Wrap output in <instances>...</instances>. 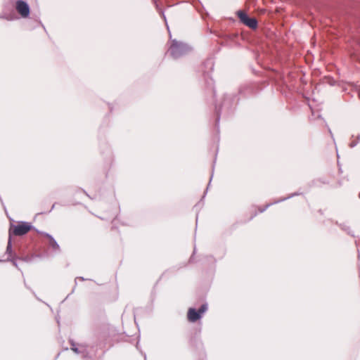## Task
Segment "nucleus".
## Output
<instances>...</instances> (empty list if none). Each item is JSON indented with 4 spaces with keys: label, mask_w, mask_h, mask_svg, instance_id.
Segmentation results:
<instances>
[{
    "label": "nucleus",
    "mask_w": 360,
    "mask_h": 360,
    "mask_svg": "<svg viewBox=\"0 0 360 360\" xmlns=\"http://www.w3.org/2000/svg\"><path fill=\"white\" fill-rule=\"evenodd\" d=\"M32 229V226L27 222L22 221L14 226L11 233L15 236H22Z\"/></svg>",
    "instance_id": "obj_4"
},
{
    "label": "nucleus",
    "mask_w": 360,
    "mask_h": 360,
    "mask_svg": "<svg viewBox=\"0 0 360 360\" xmlns=\"http://www.w3.org/2000/svg\"><path fill=\"white\" fill-rule=\"evenodd\" d=\"M15 9L22 18H27L30 15V7L24 1L18 0L15 3Z\"/></svg>",
    "instance_id": "obj_5"
},
{
    "label": "nucleus",
    "mask_w": 360,
    "mask_h": 360,
    "mask_svg": "<svg viewBox=\"0 0 360 360\" xmlns=\"http://www.w3.org/2000/svg\"><path fill=\"white\" fill-rule=\"evenodd\" d=\"M79 278V279H81V280H82V281H84V278L83 277H80V278Z\"/></svg>",
    "instance_id": "obj_15"
},
{
    "label": "nucleus",
    "mask_w": 360,
    "mask_h": 360,
    "mask_svg": "<svg viewBox=\"0 0 360 360\" xmlns=\"http://www.w3.org/2000/svg\"><path fill=\"white\" fill-rule=\"evenodd\" d=\"M191 51V46H169L167 54L174 59H178Z\"/></svg>",
    "instance_id": "obj_2"
},
{
    "label": "nucleus",
    "mask_w": 360,
    "mask_h": 360,
    "mask_svg": "<svg viewBox=\"0 0 360 360\" xmlns=\"http://www.w3.org/2000/svg\"><path fill=\"white\" fill-rule=\"evenodd\" d=\"M297 195V194H296V193H295V194H292V195H290V196H288V197H287V198H283V199H281V200H280L276 201V202H274V204H275V203H278V202H281V201H284V200H285L286 199H288V198H291V197H292V196H294V195ZM273 205V203L267 204V205H266L264 208L260 209V210H259V212H264V211H265V210H266V209H267L270 205Z\"/></svg>",
    "instance_id": "obj_9"
},
{
    "label": "nucleus",
    "mask_w": 360,
    "mask_h": 360,
    "mask_svg": "<svg viewBox=\"0 0 360 360\" xmlns=\"http://www.w3.org/2000/svg\"><path fill=\"white\" fill-rule=\"evenodd\" d=\"M329 133L332 135V132H331L330 129H329Z\"/></svg>",
    "instance_id": "obj_16"
},
{
    "label": "nucleus",
    "mask_w": 360,
    "mask_h": 360,
    "mask_svg": "<svg viewBox=\"0 0 360 360\" xmlns=\"http://www.w3.org/2000/svg\"><path fill=\"white\" fill-rule=\"evenodd\" d=\"M359 198H360V193H359Z\"/></svg>",
    "instance_id": "obj_18"
},
{
    "label": "nucleus",
    "mask_w": 360,
    "mask_h": 360,
    "mask_svg": "<svg viewBox=\"0 0 360 360\" xmlns=\"http://www.w3.org/2000/svg\"><path fill=\"white\" fill-rule=\"evenodd\" d=\"M6 254L9 255L10 256L12 254L11 231H9V238L6 247Z\"/></svg>",
    "instance_id": "obj_8"
},
{
    "label": "nucleus",
    "mask_w": 360,
    "mask_h": 360,
    "mask_svg": "<svg viewBox=\"0 0 360 360\" xmlns=\"http://www.w3.org/2000/svg\"><path fill=\"white\" fill-rule=\"evenodd\" d=\"M342 229H343V230H345V231H347V232H348V233H350V231H349V227H348V226H343V227H342Z\"/></svg>",
    "instance_id": "obj_11"
},
{
    "label": "nucleus",
    "mask_w": 360,
    "mask_h": 360,
    "mask_svg": "<svg viewBox=\"0 0 360 360\" xmlns=\"http://www.w3.org/2000/svg\"><path fill=\"white\" fill-rule=\"evenodd\" d=\"M71 345V349L72 351H74L76 354H83L84 356H85L86 353V347L84 345H79V347L76 345L75 342H74L72 340L70 341Z\"/></svg>",
    "instance_id": "obj_7"
},
{
    "label": "nucleus",
    "mask_w": 360,
    "mask_h": 360,
    "mask_svg": "<svg viewBox=\"0 0 360 360\" xmlns=\"http://www.w3.org/2000/svg\"><path fill=\"white\" fill-rule=\"evenodd\" d=\"M236 15L240 20V22L248 27L250 29L255 30L257 28V20L255 18H250L248 14L242 10L236 12Z\"/></svg>",
    "instance_id": "obj_1"
},
{
    "label": "nucleus",
    "mask_w": 360,
    "mask_h": 360,
    "mask_svg": "<svg viewBox=\"0 0 360 360\" xmlns=\"http://www.w3.org/2000/svg\"><path fill=\"white\" fill-rule=\"evenodd\" d=\"M14 265L17 266V264L14 262H13Z\"/></svg>",
    "instance_id": "obj_17"
},
{
    "label": "nucleus",
    "mask_w": 360,
    "mask_h": 360,
    "mask_svg": "<svg viewBox=\"0 0 360 360\" xmlns=\"http://www.w3.org/2000/svg\"><path fill=\"white\" fill-rule=\"evenodd\" d=\"M216 111H217V120H216V122H217V123H218V122H219V116H220V112H221V108H218L217 107V108H216Z\"/></svg>",
    "instance_id": "obj_10"
},
{
    "label": "nucleus",
    "mask_w": 360,
    "mask_h": 360,
    "mask_svg": "<svg viewBox=\"0 0 360 360\" xmlns=\"http://www.w3.org/2000/svg\"><path fill=\"white\" fill-rule=\"evenodd\" d=\"M356 144H357V142H352V143L349 144V146H350V147H351V148H353V147H354L355 146H356Z\"/></svg>",
    "instance_id": "obj_12"
},
{
    "label": "nucleus",
    "mask_w": 360,
    "mask_h": 360,
    "mask_svg": "<svg viewBox=\"0 0 360 360\" xmlns=\"http://www.w3.org/2000/svg\"><path fill=\"white\" fill-rule=\"evenodd\" d=\"M172 45H175V46H177V45H179V42L178 41H174V43Z\"/></svg>",
    "instance_id": "obj_14"
},
{
    "label": "nucleus",
    "mask_w": 360,
    "mask_h": 360,
    "mask_svg": "<svg viewBox=\"0 0 360 360\" xmlns=\"http://www.w3.org/2000/svg\"><path fill=\"white\" fill-rule=\"evenodd\" d=\"M207 310V304H203L198 311L194 308H190L188 311V319L191 322H195L202 317V315Z\"/></svg>",
    "instance_id": "obj_3"
},
{
    "label": "nucleus",
    "mask_w": 360,
    "mask_h": 360,
    "mask_svg": "<svg viewBox=\"0 0 360 360\" xmlns=\"http://www.w3.org/2000/svg\"><path fill=\"white\" fill-rule=\"evenodd\" d=\"M229 38L238 37V35L227 36Z\"/></svg>",
    "instance_id": "obj_13"
},
{
    "label": "nucleus",
    "mask_w": 360,
    "mask_h": 360,
    "mask_svg": "<svg viewBox=\"0 0 360 360\" xmlns=\"http://www.w3.org/2000/svg\"><path fill=\"white\" fill-rule=\"evenodd\" d=\"M40 233L45 237H46L49 240V245L54 250H60V246L56 242V240L53 238V237L50 235L49 233H45V232H40Z\"/></svg>",
    "instance_id": "obj_6"
}]
</instances>
